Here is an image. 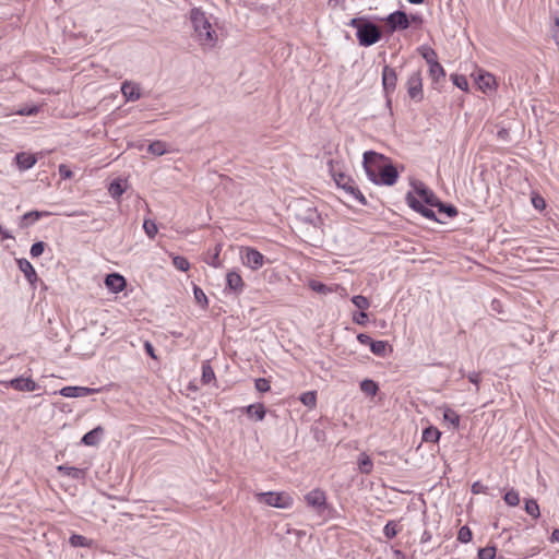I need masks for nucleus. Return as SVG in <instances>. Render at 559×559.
Instances as JSON below:
<instances>
[{
	"label": "nucleus",
	"mask_w": 559,
	"mask_h": 559,
	"mask_svg": "<svg viewBox=\"0 0 559 559\" xmlns=\"http://www.w3.org/2000/svg\"><path fill=\"white\" fill-rule=\"evenodd\" d=\"M362 166L368 179L376 185L393 186L399 178L397 169L389 158L377 152H365Z\"/></svg>",
	"instance_id": "f257e3e1"
},
{
	"label": "nucleus",
	"mask_w": 559,
	"mask_h": 559,
	"mask_svg": "<svg viewBox=\"0 0 559 559\" xmlns=\"http://www.w3.org/2000/svg\"><path fill=\"white\" fill-rule=\"evenodd\" d=\"M190 21L200 44L204 47L213 48L218 40V35L213 28L205 12L200 8L191 9Z\"/></svg>",
	"instance_id": "f03ea898"
},
{
	"label": "nucleus",
	"mask_w": 559,
	"mask_h": 559,
	"mask_svg": "<svg viewBox=\"0 0 559 559\" xmlns=\"http://www.w3.org/2000/svg\"><path fill=\"white\" fill-rule=\"evenodd\" d=\"M349 25L356 28V36L360 46L369 47L381 38V29L369 21L352 19Z\"/></svg>",
	"instance_id": "7ed1b4c3"
},
{
	"label": "nucleus",
	"mask_w": 559,
	"mask_h": 559,
	"mask_svg": "<svg viewBox=\"0 0 559 559\" xmlns=\"http://www.w3.org/2000/svg\"><path fill=\"white\" fill-rule=\"evenodd\" d=\"M257 500L270 507L280 509H288L293 506V498L285 492H259L255 495Z\"/></svg>",
	"instance_id": "20e7f679"
},
{
	"label": "nucleus",
	"mask_w": 559,
	"mask_h": 559,
	"mask_svg": "<svg viewBox=\"0 0 559 559\" xmlns=\"http://www.w3.org/2000/svg\"><path fill=\"white\" fill-rule=\"evenodd\" d=\"M333 178L338 188H342L346 193L352 195L361 205L367 204L365 195L360 192L355 181L343 173H333Z\"/></svg>",
	"instance_id": "39448f33"
},
{
	"label": "nucleus",
	"mask_w": 559,
	"mask_h": 559,
	"mask_svg": "<svg viewBox=\"0 0 559 559\" xmlns=\"http://www.w3.org/2000/svg\"><path fill=\"white\" fill-rule=\"evenodd\" d=\"M406 88L408 96L415 102H421L424 98L423 91V78L421 71L415 70L413 71L406 81Z\"/></svg>",
	"instance_id": "423d86ee"
},
{
	"label": "nucleus",
	"mask_w": 559,
	"mask_h": 559,
	"mask_svg": "<svg viewBox=\"0 0 559 559\" xmlns=\"http://www.w3.org/2000/svg\"><path fill=\"white\" fill-rule=\"evenodd\" d=\"M241 260L242 263L255 271L263 266L264 264V255L254 248H243L241 250Z\"/></svg>",
	"instance_id": "0eeeda50"
},
{
	"label": "nucleus",
	"mask_w": 559,
	"mask_h": 559,
	"mask_svg": "<svg viewBox=\"0 0 559 559\" xmlns=\"http://www.w3.org/2000/svg\"><path fill=\"white\" fill-rule=\"evenodd\" d=\"M397 75L393 68L384 66L382 69V86L386 97V104H391L390 95L395 91Z\"/></svg>",
	"instance_id": "6e6552de"
},
{
	"label": "nucleus",
	"mask_w": 559,
	"mask_h": 559,
	"mask_svg": "<svg viewBox=\"0 0 559 559\" xmlns=\"http://www.w3.org/2000/svg\"><path fill=\"white\" fill-rule=\"evenodd\" d=\"M307 504L313 508L318 513L326 509V496L321 489H313L305 496Z\"/></svg>",
	"instance_id": "1a4fd4ad"
},
{
	"label": "nucleus",
	"mask_w": 559,
	"mask_h": 559,
	"mask_svg": "<svg viewBox=\"0 0 559 559\" xmlns=\"http://www.w3.org/2000/svg\"><path fill=\"white\" fill-rule=\"evenodd\" d=\"M4 386H11L16 391L21 392H34L37 390V383L31 378L17 377L10 381L1 382Z\"/></svg>",
	"instance_id": "9d476101"
},
{
	"label": "nucleus",
	"mask_w": 559,
	"mask_h": 559,
	"mask_svg": "<svg viewBox=\"0 0 559 559\" xmlns=\"http://www.w3.org/2000/svg\"><path fill=\"white\" fill-rule=\"evenodd\" d=\"M385 21L391 32L406 29L409 26L408 16L404 11H395L389 14Z\"/></svg>",
	"instance_id": "9b49d317"
},
{
	"label": "nucleus",
	"mask_w": 559,
	"mask_h": 559,
	"mask_svg": "<svg viewBox=\"0 0 559 559\" xmlns=\"http://www.w3.org/2000/svg\"><path fill=\"white\" fill-rule=\"evenodd\" d=\"M406 201L409 207L420 213L424 217L437 221L435 212L431 209L425 206L421 199H417L412 192L407 193Z\"/></svg>",
	"instance_id": "f8f14e48"
},
{
	"label": "nucleus",
	"mask_w": 559,
	"mask_h": 559,
	"mask_svg": "<svg viewBox=\"0 0 559 559\" xmlns=\"http://www.w3.org/2000/svg\"><path fill=\"white\" fill-rule=\"evenodd\" d=\"M98 392V389L86 386H63L59 393L64 397H85Z\"/></svg>",
	"instance_id": "ddd939ff"
},
{
	"label": "nucleus",
	"mask_w": 559,
	"mask_h": 559,
	"mask_svg": "<svg viewBox=\"0 0 559 559\" xmlns=\"http://www.w3.org/2000/svg\"><path fill=\"white\" fill-rule=\"evenodd\" d=\"M475 83L478 88L484 93L493 90L496 80L495 76L488 72L479 70L475 76Z\"/></svg>",
	"instance_id": "4468645a"
},
{
	"label": "nucleus",
	"mask_w": 559,
	"mask_h": 559,
	"mask_svg": "<svg viewBox=\"0 0 559 559\" xmlns=\"http://www.w3.org/2000/svg\"><path fill=\"white\" fill-rule=\"evenodd\" d=\"M245 287V283L240 274L236 271H229L226 274V288L231 290L235 294L242 293Z\"/></svg>",
	"instance_id": "2eb2a0df"
},
{
	"label": "nucleus",
	"mask_w": 559,
	"mask_h": 559,
	"mask_svg": "<svg viewBox=\"0 0 559 559\" xmlns=\"http://www.w3.org/2000/svg\"><path fill=\"white\" fill-rule=\"evenodd\" d=\"M16 262L20 271L24 274L27 282L31 285H34L38 281V276L32 263L24 258L17 259Z\"/></svg>",
	"instance_id": "dca6fc26"
},
{
	"label": "nucleus",
	"mask_w": 559,
	"mask_h": 559,
	"mask_svg": "<svg viewBox=\"0 0 559 559\" xmlns=\"http://www.w3.org/2000/svg\"><path fill=\"white\" fill-rule=\"evenodd\" d=\"M105 284L111 292L120 293L126 287V280L118 273H111L106 276Z\"/></svg>",
	"instance_id": "f3484780"
},
{
	"label": "nucleus",
	"mask_w": 559,
	"mask_h": 559,
	"mask_svg": "<svg viewBox=\"0 0 559 559\" xmlns=\"http://www.w3.org/2000/svg\"><path fill=\"white\" fill-rule=\"evenodd\" d=\"M416 193L421 199V201L429 205V206H437L438 202L440 201L435 193L425 187L423 183L419 185V187L416 188Z\"/></svg>",
	"instance_id": "a211bd4d"
},
{
	"label": "nucleus",
	"mask_w": 559,
	"mask_h": 559,
	"mask_svg": "<svg viewBox=\"0 0 559 559\" xmlns=\"http://www.w3.org/2000/svg\"><path fill=\"white\" fill-rule=\"evenodd\" d=\"M15 160L20 170H27L36 164L37 158L33 154L21 152L15 155Z\"/></svg>",
	"instance_id": "6ab92c4d"
},
{
	"label": "nucleus",
	"mask_w": 559,
	"mask_h": 559,
	"mask_svg": "<svg viewBox=\"0 0 559 559\" xmlns=\"http://www.w3.org/2000/svg\"><path fill=\"white\" fill-rule=\"evenodd\" d=\"M50 215L49 212H40V211H31L25 213L21 217L20 227L21 228H27L37 221H39L41 217Z\"/></svg>",
	"instance_id": "aec40b11"
},
{
	"label": "nucleus",
	"mask_w": 559,
	"mask_h": 559,
	"mask_svg": "<svg viewBox=\"0 0 559 559\" xmlns=\"http://www.w3.org/2000/svg\"><path fill=\"white\" fill-rule=\"evenodd\" d=\"M121 93L127 100H138L141 97L140 87L131 82H123L121 85Z\"/></svg>",
	"instance_id": "412c9836"
},
{
	"label": "nucleus",
	"mask_w": 559,
	"mask_h": 559,
	"mask_svg": "<svg viewBox=\"0 0 559 559\" xmlns=\"http://www.w3.org/2000/svg\"><path fill=\"white\" fill-rule=\"evenodd\" d=\"M104 430L100 426L92 429L91 431L86 432L82 438V443L88 447H95L99 443L100 436L103 435Z\"/></svg>",
	"instance_id": "4be33fe9"
},
{
	"label": "nucleus",
	"mask_w": 559,
	"mask_h": 559,
	"mask_svg": "<svg viewBox=\"0 0 559 559\" xmlns=\"http://www.w3.org/2000/svg\"><path fill=\"white\" fill-rule=\"evenodd\" d=\"M248 416L254 418L258 421L264 419L266 411L263 404H251L243 408Z\"/></svg>",
	"instance_id": "5701e85b"
},
{
	"label": "nucleus",
	"mask_w": 559,
	"mask_h": 559,
	"mask_svg": "<svg viewBox=\"0 0 559 559\" xmlns=\"http://www.w3.org/2000/svg\"><path fill=\"white\" fill-rule=\"evenodd\" d=\"M429 75L435 83H439L445 78V71L443 67L437 61L429 66Z\"/></svg>",
	"instance_id": "b1692460"
},
{
	"label": "nucleus",
	"mask_w": 559,
	"mask_h": 559,
	"mask_svg": "<svg viewBox=\"0 0 559 559\" xmlns=\"http://www.w3.org/2000/svg\"><path fill=\"white\" fill-rule=\"evenodd\" d=\"M360 390L366 395L374 396L379 391V386L373 380L365 379L360 382Z\"/></svg>",
	"instance_id": "393cba45"
},
{
	"label": "nucleus",
	"mask_w": 559,
	"mask_h": 559,
	"mask_svg": "<svg viewBox=\"0 0 559 559\" xmlns=\"http://www.w3.org/2000/svg\"><path fill=\"white\" fill-rule=\"evenodd\" d=\"M443 419L448 421L454 429H457L460 426V416L459 414L450 407H445L443 411Z\"/></svg>",
	"instance_id": "a878e982"
},
{
	"label": "nucleus",
	"mask_w": 559,
	"mask_h": 559,
	"mask_svg": "<svg viewBox=\"0 0 559 559\" xmlns=\"http://www.w3.org/2000/svg\"><path fill=\"white\" fill-rule=\"evenodd\" d=\"M441 432L436 427H428L423 431V440L426 442H438Z\"/></svg>",
	"instance_id": "bb28decb"
},
{
	"label": "nucleus",
	"mask_w": 559,
	"mask_h": 559,
	"mask_svg": "<svg viewBox=\"0 0 559 559\" xmlns=\"http://www.w3.org/2000/svg\"><path fill=\"white\" fill-rule=\"evenodd\" d=\"M524 509L526 513L534 519H537L540 515L539 506L535 499H526Z\"/></svg>",
	"instance_id": "cd10ccee"
},
{
	"label": "nucleus",
	"mask_w": 559,
	"mask_h": 559,
	"mask_svg": "<svg viewBox=\"0 0 559 559\" xmlns=\"http://www.w3.org/2000/svg\"><path fill=\"white\" fill-rule=\"evenodd\" d=\"M147 151L153 155L162 156L167 153L166 143L163 141H154L148 145Z\"/></svg>",
	"instance_id": "c85d7f7f"
},
{
	"label": "nucleus",
	"mask_w": 559,
	"mask_h": 559,
	"mask_svg": "<svg viewBox=\"0 0 559 559\" xmlns=\"http://www.w3.org/2000/svg\"><path fill=\"white\" fill-rule=\"evenodd\" d=\"M300 402L309 407L313 408L317 404V393L314 391H308L300 395Z\"/></svg>",
	"instance_id": "c756f323"
},
{
	"label": "nucleus",
	"mask_w": 559,
	"mask_h": 559,
	"mask_svg": "<svg viewBox=\"0 0 559 559\" xmlns=\"http://www.w3.org/2000/svg\"><path fill=\"white\" fill-rule=\"evenodd\" d=\"M386 346L388 343L385 341H372L370 350L379 357H384L386 353Z\"/></svg>",
	"instance_id": "7c9ffc66"
},
{
	"label": "nucleus",
	"mask_w": 559,
	"mask_h": 559,
	"mask_svg": "<svg viewBox=\"0 0 559 559\" xmlns=\"http://www.w3.org/2000/svg\"><path fill=\"white\" fill-rule=\"evenodd\" d=\"M436 207H438L439 213L445 214L449 218L457 215V209L452 204H445L439 201Z\"/></svg>",
	"instance_id": "2f4dec72"
},
{
	"label": "nucleus",
	"mask_w": 559,
	"mask_h": 559,
	"mask_svg": "<svg viewBox=\"0 0 559 559\" xmlns=\"http://www.w3.org/2000/svg\"><path fill=\"white\" fill-rule=\"evenodd\" d=\"M221 250H222V246L221 245H217L215 246L214 248V252L211 253L206 259H205V262L213 266V267H219L221 266V260H219V253H221Z\"/></svg>",
	"instance_id": "473e14b6"
},
{
	"label": "nucleus",
	"mask_w": 559,
	"mask_h": 559,
	"mask_svg": "<svg viewBox=\"0 0 559 559\" xmlns=\"http://www.w3.org/2000/svg\"><path fill=\"white\" fill-rule=\"evenodd\" d=\"M399 532V525L395 521H389L383 528V534L388 539L394 538Z\"/></svg>",
	"instance_id": "72a5a7b5"
},
{
	"label": "nucleus",
	"mask_w": 559,
	"mask_h": 559,
	"mask_svg": "<svg viewBox=\"0 0 559 559\" xmlns=\"http://www.w3.org/2000/svg\"><path fill=\"white\" fill-rule=\"evenodd\" d=\"M213 380H215V373H214L213 368L210 366V364L207 361L203 362L202 364V382L207 384V383L212 382Z\"/></svg>",
	"instance_id": "f704fd0d"
},
{
	"label": "nucleus",
	"mask_w": 559,
	"mask_h": 559,
	"mask_svg": "<svg viewBox=\"0 0 559 559\" xmlns=\"http://www.w3.org/2000/svg\"><path fill=\"white\" fill-rule=\"evenodd\" d=\"M503 500L508 506L516 507L520 503L519 492L514 489H510L509 491L506 492Z\"/></svg>",
	"instance_id": "c9c22d12"
},
{
	"label": "nucleus",
	"mask_w": 559,
	"mask_h": 559,
	"mask_svg": "<svg viewBox=\"0 0 559 559\" xmlns=\"http://www.w3.org/2000/svg\"><path fill=\"white\" fill-rule=\"evenodd\" d=\"M69 543L73 547H88L91 544L86 537L79 534L71 535L69 538Z\"/></svg>",
	"instance_id": "e433bc0d"
},
{
	"label": "nucleus",
	"mask_w": 559,
	"mask_h": 559,
	"mask_svg": "<svg viewBox=\"0 0 559 559\" xmlns=\"http://www.w3.org/2000/svg\"><path fill=\"white\" fill-rule=\"evenodd\" d=\"M359 471L364 474H369L372 471L373 464L368 455L362 454L358 462Z\"/></svg>",
	"instance_id": "4c0bfd02"
},
{
	"label": "nucleus",
	"mask_w": 559,
	"mask_h": 559,
	"mask_svg": "<svg viewBox=\"0 0 559 559\" xmlns=\"http://www.w3.org/2000/svg\"><path fill=\"white\" fill-rule=\"evenodd\" d=\"M451 80L453 84L462 91H468V82L465 75L452 74Z\"/></svg>",
	"instance_id": "58836bf2"
},
{
	"label": "nucleus",
	"mask_w": 559,
	"mask_h": 559,
	"mask_svg": "<svg viewBox=\"0 0 559 559\" xmlns=\"http://www.w3.org/2000/svg\"><path fill=\"white\" fill-rule=\"evenodd\" d=\"M108 191L112 198L118 199L122 195L124 189L120 180H115L110 183Z\"/></svg>",
	"instance_id": "ea45409f"
},
{
	"label": "nucleus",
	"mask_w": 559,
	"mask_h": 559,
	"mask_svg": "<svg viewBox=\"0 0 559 559\" xmlns=\"http://www.w3.org/2000/svg\"><path fill=\"white\" fill-rule=\"evenodd\" d=\"M352 302L361 311L367 310L370 307V301L362 295H356L352 298Z\"/></svg>",
	"instance_id": "a19ab883"
},
{
	"label": "nucleus",
	"mask_w": 559,
	"mask_h": 559,
	"mask_svg": "<svg viewBox=\"0 0 559 559\" xmlns=\"http://www.w3.org/2000/svg\"><path fill=\"white\" fill-rule=\"evenodd\" d=\"M173 264L177 270L182 271V272L188 271L190 267L189 261L185 257H181V255L174 257Z\"/></svg>",
	"instance_id": "79ce46f5"
},
{
	"label": "nucleus",
	"mask_w": 559,
	"mask_h": 559,
	"mask_svg": "<svg viewBox=\"0 0 559 559\" xmlns=\"http://www.w3.org/2000/svg\"><path fill=\"white\" fill-rule=\"evenodd\" d=\"M473 534L468 526L464 525L460 528L457 533V540L467 544L472 540Z\"/></svg>",
	"instance_id": "37998d69"
},
{
	"label": "nucleus",
	"mask_w": 559,
	"mask_h": 559,
	"mask_svg": "<svg viewBox=\"0 0 559 559\" xmlns=\"http://www.w3.org/2000/svg\"><path fill=\"white\" fill-rule=\"evenodd\" d=\"M143 228H144V231L147 235V237L151 238V239H153L156 236L157 231H158L155 222H153L151 219H145L144 221Z\"/></svg>",
	"instance_id": "c03bdc74"
},
{
	"label": "nucleus",
	"mask_w": 559,
	"mask_h": 559,
	"mask_svg": "<svg viewBox=\"0 0 559 559\" xmlns=\"http://www.w3.org/2000/svg\"><path fill=\"white\" fill-rule=\"evenodd\" d=\"M193 294H194V298H195L197 302L202 308L207 307V304H209L207 297H206V295L204 294V292L200 287L194 286L193 287Z\"/></svg>",
	"instance_id": "a18cd8bd"
},
{
	"label": "nucleus",
	"mask_w": 559,
	"mask_h": 559,
	"mask_svg": "<svg viewBox=\"0 0 559 559\" xmlns=\"http://www.w3.org/2000/svg\"><path fill=\"white\" fill-rule=\"evenodd\" d=\"M58 469L60 472H62L63 474H66L68 476H71L72 478H80L82 476V474H83L82 469L73 467V466L60 465L58 467Z\"/></svg>",
	"instance_id": "49530a36"
},
{
	"label": "nucleus",
	"mask_w": 559,
	"mask_h": 559,
	"mask_svg": "<svg viewBox=\"0 0 559 559\" xmlns=\"http://www.w3.org/2000/svg\"><path fill=\"white\" fill-rule=\"evenodd\" d=\"M478 559H493L496 557V547L487 546L478 550Z\"/></svg>",
	"instance_id": "de8ad7c7"
},
{
	"label": "nucleus",
	"mask_w": 559,
	"mask_h": 559,
	"mask_svg": "<svg viewBox=\"0 0 559 559\" xmlns=\"http://www.w3.org/2000/svg\"><path fill=\"white\" fill-rule=\"evenodd\" d=\"M45 247H46V243L44 241H37V242L33 243L31 247V251H29L31 257L32 258L40 257L45 250Z\"/></svg>",
	"instance_id": "09e8293b"
},
{
	"label": "nucleus",
	"mask_w": 559,
	"mask_h": 559,
	"mask_svg": "<svg viewBox=\"0 0 559 559\" xmlns=\"http://www.w3.org/2000/svg\"><path fill=\"white\" fill-rule=\"evenodd\" d=\"M254 386H255L257 391H259L261 393H265V392L270 391V389H271L270 381L265 378L255 379Z\"/></svg>",
	"instance_id": "8fccbe9b"
},
{
	"label": "nucleus",
	"mask_w": 559,
	"mask_h": 559,
	"mask_svg": "<svg viewBox=\"0 0 559 559\" xmlns=\"http://www.w3.org/2000/svg\"><path fill=\"white\" fill-rule=\"evenodd\" d=\"M421 56L429 66L438 61L437 52L431 48H425L424 51L421 52Z\"/></svg>",
	"instance_id": "3c124183"
},
{
	"label": "nucleus",
	"mask_w": 559,
	"mask_h": 559,
	"mask_svg": "<svg viewBox=\"0 0 559 559\" xmlns=\"http://www.w3.org/2000/svg\"><path fill=\"white\" fill-rule=\"evenodd\" d=\"M309 287L316 292V293H319V294H326L329 292H331V289H329L326 287V285H324L323 283L321 282H318V281H311L309 283Z\"/></svg>",
	"instance_id": "603ef678"
},
{
	"label": "nucleus",
	"mask_w": 559,
	"mask_h": 559,
	"mask_svg": "<svg viewBox=\"0 0 559 559\" xmlns=\"http://www.w3.org/2000/svg\"><path fill=\"white\" fill-rule=\"evenodd\" d=\"M353 320L359 325H365L368 321V314L365 311H360L354 314Z\"/></svg>",
	"instance_id": "864d4df0"
},
{
	"label": "nucleus",
	"mask_w": 559,
	"mask_h": 559,
	"mask_svg": "<svg viewBox=\"0 0 559 559\" xmlns=\"http://www.w3.org/2000/svg\"><path fill=\"white\" fill-rule=\"evenodd\" d=\"M37 112H38L37 106L23 107L22 109L19 110V114L22 116H35Z\"/></svg>",
	"instance_id": "5fc2aeb1"
},
{
	"label": "nucleus",
	"mask_w": 559,
	"mask_h": 559,
	"mask_svg": "<svg viewBox=\"0 0 559 559\" xmlns=\"http://www.w3.org/2000/svg\"><path fill=\"white\" fill-rule=\"evenodd\" d=\"M357 340L360 344L368 345L369 347L371 346V343L373 341L368 334L365 333L358 334Z\"/></svg>",
	"instance_id": "6e6d98bb"
},
{
	"label": "nucleus",
	"mask_w": 559,
	"mask_h": 559,
	"mask_svg": "<svg viewBox=\"0 0 559 559\" xmlns=\"http://www.w3.org/2000/svg\"><path fill=\"white\" fill-rule=\"evenodd\" d=\"M486 486L483 485L480 481H476L472 485V492L473 493H484L486 492Z\"/></svg>",
	"instance_id": "4d7b16f0"
},
{
	"label": "nucleus",
	"mask_w": 559,
	"mask_h": 559,
	"mask_svg": "<svg viewBox=\"0 0 559 559\" xmlns=\"http://www.w3.org/2000/svg\"><path fill=\"white\" fill-rule=\"evenodd\" d=\"M59 174L63 178H71V176H72V171L66 165L59 166Z\"/></svg>",
	"instance_id": "13d9d810"
},
{
	"label": "nucleus",
	"mask_w": 559,
	"mask_h": 559,
	"mask_svg": "<svg viewBox=\"0 0 559 559\" xmlns=\"http://www.w3.org/2000/svg\"><path fill=\"white\" fill-rule=\"evenodd\" d=\"M467 378H468V380H469L472 383H474V384H476V386H478V383H479V381H480V376H479V373H477V372H472V373H469V374H468V377H467ZM476 391H478V388H476Z\"/></svg>",
	"instance_id": "bf43d9fd"
},
{
	"label": "nucleus",
	"mask_w": 559,
	"mask_h": 559,
	"mask_svg": "<svg viewBox=\"0 0 559 559\" xmlns=\"http://www.w3.org/2000/svg\"><path fill=\"white\" fill-rule=\"evenodd\" d=\"M532 202L535 209H543L545 206V201L540 197L533 198Z\"/></svg>",
	"instance_id": "052dcab7"
},
{
	"label": "nucleus",
	"mask_w": 559,
	"mask_h": 559,
	"mask_svg": "<svg viewBox=\"0 0 559 559\" xmlns=\"http://www.w3.org/2000/svg\"><path fill=\"white\" fill-rule=\"evenodd\" d=\"M144 347H145L146 353H147L152 358H156V356H155V354H154V347H153V345H152L150 342H145Z\"/></svg>",
	"instance_id": "680f3d73"
},
{
	"label": "nucleus",
	"mask_w": 559,
	"mask_h": 559,
	"mask_svg": "<svg viewBox=\"0 0 559 559\" xmlns=\"http://www.w3.org/2000/svg\"><path fill=\"white\" fill-rule=\"evenodd\" d=\"M497 135L499 139L507 141L509 139V131L507 129H501L498 131Z\"/></svg>",
	"instance_id": "e2e57ef3"
},
{
	"label": "nucleus",
	"mask_w": 559,
	"mask_h": 559,
	"mask_svg": "<svg viewBox=\"0 0 559 559\" xmlns=\"http://www.w3.org/2000/svg\"><path fill=\"white\" fill-rule=\"evenodd\" d=\"M66 215L69 217L84 216V215H87V212L80 210V211H73L70 213H66Z\"/></svg>",
	"instance_id": "0e129e2a"
},
{
	"label": "nucleus",
	"mask_w": 559,
	"mask_h": 559,
	"mask_svg": "<svg viewBox=\"0 0 559 559\" xmlns=\"http://www.w3.org/2000/svg\"><path fill=\"white\" fill-rule=\"evenodd\" d=\"M550 542L559 543V530L558 528L552 531L551 536H550Z\"/></svg>",
	"instance_id": "69168bd1"
},
{
	"label": "nucleus",
	"mask_w": 559,
	"mask_h": 559,
	"mask_svg": "<svg viewBox=\"0 0 559 559\" xmlns=\"http://www.w3.org/2000/svg\"><path fill=\"white\" fill-rule=\"evenodd\" d=\"M412 4H421L425 2V0H407Z\"/></svg>",
	"instance_id": "338daca9"
},
{
	"label": "nucleus",
	"mask_w": 559,
	"mask_h": 559,
	"mask_svg": "<svg viewBox=\"0 0 559 559\" xmlns=\"http://www.w3.org/2000/svg\"><path fill=\"white\" fill-rule=\"evenodd\" d=\"M556 43L559 45V31L554 34Z\"/></svg>",
	"instance_id": "774afa93"
}]
</instances>
